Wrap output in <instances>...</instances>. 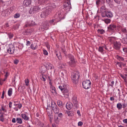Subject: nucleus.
Instances as JSON below:
<instances>
[{
  "label": "nucleus",
  "mask_w": 127,
  "mask_h": 127,
  "mask_svg": "<svg viewBox=\"0 0 127 127\" xmlns=\"http://www.w3.org/2000/svg\"><path fill=\"white\" fill-rule=\"evenodd\" d=\"M114 48L117 50H119L121 47V43L119 42L116 41L113 43Z\"/></svg>",
  "instance_id": "9"
},
{
  "label": "nucleus",
  "mask_w": 127,
  "mask_h": 127,
  "mask_svg": "<svg viewBox=\"0 0 127 127\" xmlns=\"http://www.w3.org/2000/svg\"><path fill=\"white\" fill-rule=\"evenodd\" d=\"M23 34L24 35H28L31 34L30 30H28L24 31L23 32Z\"/></svg>",
  "instance_id": "15"
},
{
  "label": "nucleus",
  "mask_w": 127,
  "mask_h": 127,
  "mask_svg": "<svg viewBox=\"0 0 127 127\" xmlns=\"http://www.w3.org/2000/svg\"><path fill=\"white\" fill-rule=\"evenodd\" d=\"M14 17L15 18H17L20 17V15L18 13L14 15Z\"/></svg>",
  "instance_id": "44"
},
{
  "label": "nucleus",
  "mask_w": 127,
  "mask_h": 127,
  "mask_svg": "<svg viewBox=\"0 0 127 127\" xmlns=\"http://www.w3.org/2000/svg\"><path fill=\"white\" fill-rule=\"evenodd\" d=\"M114 1L117 4H119L122 2V0H114Z\"/></svg>",
  "instance_id": "40"
},
{
  "label": "nucleus",
  "mask_w": 127,
  "mask_h": 127,
  "mask_svg": "<svg viewBox=\"0 0 127 127\" xmlns=\"http://www.w3.org/2000/svg\"><path fill=\"white\" fill-rule=\"evenodd\" d=\"M98 51L101 52H102L103 51V47H99L98 49Z\"/></svg>",
  "instance_id": "38"
},
{
  "label": "nucleus",
  "mask_w": 127,
  "mask_h": 127,
  "mask_svg": "<svg viewBox=\"0 0 127 127\" xmlns=\"http://www.w3.org/2000/svg\"><path fill=\"white\" fill-rule=\"evenodd\" d=\"M48 24L47 22H46L44 25L42 26L41 28L44 30H47L48 28Z\"/></svg>",
  "instance_id": "17"
},
{
  "label": "nucleus",
  "mask_w": 127,
  "mask_h": 127,
  "mask_svg": "<svg viewBox=\"0 0 127 127\" xmlns=\"http://www.w3.org/2000/svg\"><path fill=\"white\" fill-rule=\"evenodd\" d=\"M123 122L125 124H127V119H125L123 120Z\"/></svg>",
  "instance_id": "61"
},
{
  "label": "nucleus",
  "mask_w": 127,
  "mask_h": 127,
  "mask_svg": "<svg viewBox=\"0 0 127 127\" xmlns=\"http://www.w3.org/2000/svg\"><path fill=\"white\" fill-rule=\"evenodd\" d=\"M106 8L105 6H102L100 8V10L102 12H105V11H106Z\"/></svg>",
  "instance_id": "29"
},
{
  "label": "nucleus",
  "mask_w": 127,
  "mask_h": 127,
  "mask_svg": "<svg viewBox=\"0 0 127 127\" xmlns=\"http://www.w3.org/2000/svg\"><path fill=\"white\" fill-rule=\"evenodd\" d=\"M33 8L35 12L40 9V8L39 7L37 6H34L33 7Z\"/></svg>",
  "instance_id": "25"
},
{
  "label": "nucleus",
  "mask_w": 127,
  "mask_h": 127,
  "mask_svg": "<svg viewBox=\"0 0 127 127\" xmlns=\"http://www.w3.org/2000/svg\"><path fill=\"white\" fill-rule=\"evenodd\" d=\"M6 79L5 78L4 79H0V84L1 85H2V84L3 83V82L5 81Z\"/></svg>",
  "instance_id": "39"
},
{
  "label": "nucleus",
  "mask_w": 127,
  "mask_h": 127,
  "mask_svg": "<svg viewBox=\"0 0 127 127\" xmlns=\"http://www.w3.org/2000/svg\"><path fill=\"white\" fill-rule=\"evenodd\" d=\"M72 102L74 106L76 108H78V104L77 101V100L76 97L75 96H73L72 98Z\"/></svg>",
  "instance_id": "10"
},
{
  "label": "nucleus",
  "mask_w": 127,
  "mask_h": 127,
  "mask_svg": "<svg viewBox=\"0 0 127 127\" xmlns=\"http://www.w3.org/2000/svg\"><path fill=\"white\" fill-rule=\"evenodd\" d=\"M68 89H67V88L66 89H64V90H63L62 92L63 93H66V95H68Z\"/></svg>",
  "instance_id": "36"
},
{
  "label": "nucleus",
  "mask_w": 127,
  "mask_h": 127,
  "mask_svg": "<svg viewBox=\"0 0 127 127\" xmlns=\"http://www.w3.org/2000/svg\"><path fill=\"white\" fill-rule=\"evenodd\" d=\"M52 109L55 114H58L59 112V109L58 106L54 102V104H52L51 103Z\"/></svg>",
  "instance_id": "6"
},
{
  "label": "nucleus",
  "mask_w": 127,
  "mask_h": 127,
  "mask_svg": "<svg viewBox=\"0 0 127 127\" xmlns=\"http://www.w3.org/2000/svg\"><path fill=\"white\" fill-rule=\"evenodd\" d=\"M25 82L26 85L27 86H28L29 85V82L28 79H26L25 80Z\"/></svg>",
  "instance_id": "42"
},
{
  "label": "nucleus",
  "mask_w": 127,
  "mask_h": 127,
  "mask_svg": "<svg viewBox=\"0 0 127 127\" xmlns=\"http://www.w3.org/2000/svg\"><path fill=\"white\" fill-rule=\"evenodd\" d=\"M12 103L11 102H10L9 104V108H11L12 107Z\"/></svg>",
  "instance_id": "60"
},
{
  "label": "nucleus",
  "mask_w": 127,
  "mask_h": 127,
  "mask_svg": "<svg viewBox=\"0 0 127 127\" xmlns=\"http://www.w3.org/2000/svg\"><path fill=\"white\" fill-rule=\"evenodd\" d=\"M79 73L78 72H74L72 76V80L73 83L76 84L78 83L79 77Z\"/></svg>",
  "instance_id": "2"
},
{
  "label": "nucleus",
  "mask_w": 127,
  "mask_h": 127,
  "mask_svg": "<svg viewBox=\"0 0 127 127\" xmlns=\"http://www.w3.org/2000/svg\"><path fill=\"white\" fill-rule=\"evenodd\" d=\"M12 122L13 123H15L16 122V119L14 118L12 119Z\"/></svg>",
  "instance_id": "62"
},
{
  "label": "nucleus",
  "mask_w": 127,
  "mask_h": 127,
  "mask_svg": "<svg viewBox=\"0 0 127 127\" xmlns=\"http://www.w3.org/2000/svg\"><path fill=\"white\" fill-rule=\"evenodd\" d=\"M117 59L119 60L120 61H123L124 60V59L121 56L117 55Z\"/></svg>",
  "instance_id": "31"
},
{
  "label": "nucleus",
  "mask_w": 127,
  "mask_h": 127,
  "mask_svg": "<svg viewBox=\"0 0 127 127\" xmlns=\"http://www.w3.org/2000/svg\"><path fill=\"white\" fill-rule=\"evenodd\" d=\"M29 23L30 24L31 26H33L36 24L33 21H31V23H30V22H29Z\"/></svg>",
  "instance_id": "41"
},
{
  "label": "nucleus",
  "mask_w": 127,
  "mask_h": 127,
  "mask_svg": "<svg viewBox=\"0 0 127 127\" xmlns=\"http://www.w3.org/2000/svg\"><path fill=\"white\" fill-rule=\"evenodd\" d=\"M101 2V1L100 0H96V4L98 5H99L100 2Z\"/></svg>",
  "instance_id": "48"
},
{
  "label": "nucleus",
  "mask_w": 127,
  "mask_h": 127,
  "mask_svg": "<svg viewBox=\"0 0 127 127\" xmlns=\"http://www.w3.org/2000/svg\"><path fill=\"white\" fill-rule=\"evenodd\" d=\"M12 92V89L11 88H10L8 91V95L9 96H10Z\"/></svg>",
  "instance_id": "28"
},
{
  "label": "nucleus",
  "mask_w": 127,
  "mask_h": 127,
  "mask_svg": "<svg viewBox=\"0 0 127 127\" xmlns=\"http://www.w3.org/2000/svg\"><path fill=\"white\" fill-rule=\"evenodd\" d=\"M123 50L124 52L127 53V48H123Z\"/></svg>",
  "instance_id": "63"
},
{
  "label": "nucleus",
  "mask_w": 127,
  "mask_h": 127,
  "mask_svg": "<svg viewBox=\"0 0 127 127\" xmlns=\"http://www.w3.org/2000/svg\"><path fill=\"white\" fill-rule=\"evenodd\" d=\"M57 104L58 106L60 107H62L63 106L62 102L60 100H58V101Z\"/></svg>",
  "instance_id": "23"
},
{
  "label": "nucleus",
  "mask_w": 127,
  "mask_h": 127,
  "mask_svg": "<svg viewBox=\"0 0 127 127\" xmlns=\"http://www.w3.org/2000/svg\"><path fill=\"white\" fill-rule=\"evenodd\" d=\"M112 0H106V2L109 4H112Z\"/></svg>",
  "instance_id": "49"
},
{
  "label": "nucleus",
  "mask_w": 127,
  "mask_h": 127,
  "mask_svg": "<svg viewBox=\"0 0 127 127\" xmlns=\"http://www.w3.org/2000/svg\"><path fill=\"white\" fill-rule=\"evenodd\" d=\"M29 12L30 14H33L35 13L34 11L33 10V8H31L29 11Z\"/></svg>",
  "instance_id": "34"
},
{
  "label": "nucleus",
  "mask_w": 127,
  "mask_h": 127,
  "mask_svg": "<svg viewBox=\"0 0 127 127\" xmlns=\"http://www.w3.org/2000/svg\"><path fill=\"white\" fill-rule=\"evenodd\" d=\"M31 44L30 42L29 41H28L27 42L26 45L27 46H30Z\"/></svg>",
  "instance_id": "58"
},
{
  "label": "nucleus",
  "mask_w": 127,
  "mask_h": 127,
  "mask_svg": "<svg viewBox=\"0 0 127 127\" xmlns=\"http://www.w3.org/2000/svg\"><path fill=\"white\" fill-rule=\"evenodd\" d=\"M122 105L120 103H118L117 104V108L119 109H121L122 108Z\"/></svg>",
  "instance_id": "24"
},
{
  "label": "nucleus",
  "mask_w": 127,
  "mask_h": 127,
  "mask_svg": "<svg viewBox=\"0 0 127 127\" xmlns=\"http://www.w3.org/2000/svg\"><path fill=\"white\" fill-rule=\"evenodd\" d=\"M97 32L101 34H103L105 32L104 30L101 29H98L97 30Z\"/></svg>",
  "instance_id": "30"
},
{
  "label": "nucleus",
  "mask_w": 127,
  "mask_h": 127,
  "mask_svg": "<svg viewBox=\"0 0 127 127\" xmlns=\"http://www.w3.org/2000/svg\"><path fill=\"white\" fill-rule=\"evenodd\" d=\"M21 116L24 119L26 120H28L29 119V118L25 114H21Z\"/></svg>",
  "instance_id": "16"
},
{
  "label": "nucleus",
  "mask_w": 127,
  "mask_h": 127,
  "mask_svg": "<svg viewBox=\"0 0 127 127\" xmlns=\"http://www.w3.org/2000/svg\"><path fill=\"white\" fill-rule=\"evenodd\" d=\"M59 88L62 91L63 90L62 86V85L60 86L59 87Z\"/></svg>",
  "instance_id": "64"
},
{
  "label": "nucleus",
  "mask_w": 127,
  "mask_h": 127,
  "mask_svg": "<svg viewBox=\"0 0 127 127\" xmlns=\"http://www.w3.org/2000/svg\"><path fill=\"white\" fill-rule=\"evenodd\" d=\"M56 56H57V57L58 58V59L59 60H61V56H60V54L59 55L60 56H58V54H57L56 53Z\"/></svg>",
  "instance_id": "55"
},
{
  "label": "nucleus",
  "mask_w": 127,
  "mask_h": 127,
  "mask_svg": "<svg viewBox=\"0 0 127 127\" xmlns=\"http://www.w3.org/2000/svg\"><path fill=\"white\" fill-rule=\"evenodd\" d=\"M15 48L13 45H10L9 46V47L7 49V52L9 54H12L13 53L14 51Z\"/></svg>",
  "instance_id": "8"
},
{
  "label": "nucleus",
  "mask_w": 127,
  "mask_h": 127,
  "mask_svg": "<svg viewBox=\"0 0 127 127\" xmlns=\"http://www.w3.org/2000/svg\"><path fill=\"white\" fill-rule=\"evenodd\" d=\"M31 48L33 50L36 49L37 48V46L36 44L34 43L32 44L31 46Z\"/></svg>",
  "instance_id": "19"
},
{
  "label": "nucleus",
  "mask_w": 127,
  "mask_h": 127,
  "mask_svg": "<svg viewBox=\"0 0 127 127\" xmlns=\"http://www.w3.org/2000/svg\"><path fill=\"white\" fill-rule=\"evenodd\" d=\"M17 122L20 124H21L22 123V119L20 118H17L16 119Z\"/></svg>",
  "instance_id": "20"
},
{
  "label": "nucleus",
  "mask_w": 127,
  "mask_h": 127,
  "mask_svg": "<svg viewBox=\"0 0 127 127\" xmlns=\"http://www.w3.org/2000/svg\"><path fill=\"white\" fill-rule=\"evenodd\" d=\"M31 25L29 22H27L24 26V28H27L29 26H30Z\"/></svg>",
  "instance_id": "37"
},
{
  "label": "nucleus",
  "mask_w": 127,
  "mask_h": 127,
  "mask_svg": "<svg viewBox=\"0 0 127 127\" xmlns=\"http://www.w3.org/2000/svg\"><path fill=\"white\" fill-rule=\"evenodd\" d=\"M91 83L89 80H86L82 83V85L83 88L85 89H88L91 87Z\"/></svg>",
  "instance_id": "4"
},
{
  "label": "nucleus",
  "mask_w": 127,
  "mask_h": 127,
  "mask_svg": "<svg viewBox=\"0 0 127 127\" xmlns=\"http://www.w3.org/2000/svg\"><path fill=\"white\" fill-rule=\"evenodd\" d=\"M65 67V65L64 64H62L60 66V69L64 68Z\"/></svg>",
  "instance_id": "45"
},
{
  "label": "nucleus",
  "mask_w": 127,
  "mask_h": 127,
  "mask_svg": "<svg viewBox=\"0 0 127 127\" xmlns=\"http://www.w3.org/2000/svg\"><path fill=\"white\" fill-rule=\"evenodd\" d=\"M50 90L53 94L56 93L55 88L52 86L50 87Z\"/></svg>",
  "instance_id": "18"
},
{
  "label": "nucleus",
  "mask_w": 127,
  "mask_h": 127,
  "mask_svg": "<svg viewBox=\"0 0 127 127\" xmlns=\"http://www.w3.org/2000/svg\"><path fill=\"white\" fill-rule=\"evenodd\" d=\"M54 118L56 122H58L60 119V118H59L58 117L56 116H55Z\"/></svg>",
  "instance_id": "32"
},
{
  "label": "nucleus",
  "mask_w": 127,
  "mask_h": 127,
  "mask_svg": "<svg viewBox=\"0 0 127 127\" xmlns=\"http://www.w3.org/2000/svg\"><path fill=\"white\" fill-rule=\"evenodd\" d=\"M122 31L124 33H127V30L125 28H123L122 29Z\"/></svg>",
  "instance_id": "43"
},
{
  "label": "nucleus",
  "mask_w": 127,
  "mask_h": 127,
  "mask_svg": "<svg viewBox=\"0 0 127 127\" xmlns=\"http://www.w3.org/2000/svg\"><path fill=\"white\" fill-rule=\"evenodd\" d=\"M83 123L81 121L79 122L78 123V125L79 126H81L82 125Z\"/></svg>",
  "instance_id": "54"
},
{
  "label": "nucleus",
  "mask_w": 127,
  "mask_h": 127,
  "mask_svg": "<svg viewBox=\"0 0 127 127\" xmlns=\"http://www.w3.org/2000/svg\"><path fill=\"white\" fill-rule=\"evenodd\" d=\"M22 104L20 103H19L17 106L19 108V109H20L22 107Z\"/></svg>",
  "instance_id": "51"
},
{
  "label": "nucleus",
  "mask_w": 127,
  "mask_h": 127,
  "mask_svg": "<svg viewBox=\"0 0 127 127\" xmlns=\"http://www.w3.org/2000/svg\"><path fill=\"white\" fill-rule=\"evenodd\" d=\"M58 16L60 19H62L64 16V15L63 13H60V12L58 13Z\"/></svg>",
  "instance_id": "35"
},
{
  "label": "nucleus",
  "mask_w": 127,
  "mask_h": 127,
  "mask_svg": "<svg viewBox=\"0 0 127 127\" xmlns=\"http://www.w3.org/2000/svg\"><path fill=\"white\" fill-rule=\"evenodd\" d=\"M43 52L44 54L45 55H48V53L46 50H44Z\"/></svg>",
  "instance_id": "52"
},
{
  "label": "nucleus",
  "mask_w": 127,
  "mask_h": 127,
  "mask_svg": "<svg viewBox=\"0 0 127 127\" xmlns=\"http://www.w3.org/2000/svg\"><path fill=\"white\" fill-rule=\"evenodd\" d=\"M62 86L63 90H64V89H65L66 88V85H62Z\"/></svg>",
  "instance_id": "57"
},
{
  "label": "nucleus",
  "mask_w": 127,
  "mask_h": 127,
  "mask_svg": "<svg viewBox=\"0 0 127 127\" xmlns=\"http://www.w3.org/2000/svg\"><path fill=\"white\" fill-rule=\"evenodd\" d=\"M58 117L61 119V118H62L63 116V115L62 113H60L58 114Z\"/></svg>",
  "instance_id": "50"
},
{
  "label": "nucleus",
  "mask_w": 127,
  "mask_h": 127,
  "mask_svg": "<svg viewBox=\"0 0 127 127\" xmlns=\"http://www.w3.org/2000/svg\"><path fill=\"white\" fill-rule=\"evenodd\" d=\"M54 4H50L49 6L47 7L41 12L40 16L41 18H44L47 16L51 12L53 8H55Z\"/></svg>",
  "instance_id": "1"
},
{
  "label": "nucleus",
  "mask_w": 127,
  "mask_h": 127,
  "mask_svg": "<svg viewBox=\"0 0 127 127\" xmlns=\"http://www.w3.org/2000/svg\"><path fill=\"white\" fill-rule=\"evenodd\" d=\"M104 12H102L101 15L103 17H107L108 18H111L112 16V13L110 12L105 11Z\"/></svg>",
  "instance_id": "7"
},
{
  "label": "nucleus",
  "mask_w": 127,
  "mask_h": 127,
  "mask_svg": "<svg viewBox=\"0 0 127 127\" xmlns=\"http://www.w3.org/2000/svg\"><path fill=\"white\" fill-rule=\"evenodd\" d=\"M41 78L42 80L45 81L46 80V77L45 75H42Z\"/></svg>",
  "instance_id": "46"
},
{
  "label": "nucleus",
  "mask_w": 127,
  "mask_h": 127,
  "mask_svg": "<svg viewBox=\"0 0 127 127\" xmlns=\"http://www.w3.org/2000/svg\"><path fill=\"white\" fill-rule=\"evenodd\" d=\"M41 72L42 73H45L46 70V69L45 68L44 66H42L41 67Z\"/></svg>",
  "instance_id": "27"
},
{
  "label": "nucleus",
  "mask_w": 127,
  "mask_h": 127,
  "mask_svg": "<svg viewBox=\"0 0 127 127\" xmlns=\"http://www.w3.org/2000/svg\"><path fill=\"white\" fill-rule=\"evenodd\" d=\"M31 3V0H24L23 1V4L27 6L30 5Z\"/></svg>",
  "instance_id": "13"
},
{
  "label": "nucleus",
  "mask_w": 127,
  "mask_h": 127,
  "mask_svg": "<svg viewBox=\"0 0 127 127\" xmlns=\"http://www.w3.org/2000/svg\"><path fill=\"white\" fill-rule=\"evenodd\" d=\"M116 26L114 24H112L109 25L108 27V31L109 32L113 31L114 29L116 28Z\"/></svg>",
  "instance_id": "11"
},
{
  "label": "nucleus",
  "mask_w": 127,
  "mask_h": 127,
  "mask_svg": "<svg viewBox=\"0 0 127 127\" xmlns=\"http://www.w3.org/2000/svg\"><path fill=\"white\" fill-rule=\"evenodd\" d=\"M64 9L67 10L68 11L70 10V9L71 8V5H69V6H64Z\"/></svg>",
  "instance_id": "21"
},
{
  "label": "nucleus",
  "mask_w": 127,
  "mask_h": 127,
  "mask_svg": "<svg viewBox=\"0 0 127 127\" xmlns=\"http://www.w3.org/2000/svg\"><path fill=\"white\" fill-rule=\"evenodd\" d=\"M52 109H51V106H48L46 108L47 114L50 118V122H51L53 118Z\"/></svg>",
  "instance_id": "3"
},
{
  "label": "nucleus",
  "mask_w": 127,
  "mask_h": 127,
  "mask_svg": "<svg viewBox=\"0 0 127 127\" xmlns=\"http://www.w3.org/2000/svg\"><path fill=\"white\" fill-rule=\"evenodd\" d=\"M8 36L9 38L10 39L11 38L13 37V34L10 33L8 34Z\"/></svg>",
  "instance_id": "47"
},
{
  "label": "nucleus",
  "mask_w": 127,
  "mask_h": 127,
  "mask_svg": "<svg viewBox=\"0 0 127 127\" xmlns=\"http://www.w3.org/2000/svg\"><path fill=\"white\" fill-rule=\"evenodd\" d=\"M121 40L124 43L127 44V37L125 38H123V39Z\"/></svg>",
  "instance_id": "33"
},
{
  "label": "nucleus",
  "mask_w": 127,
  "mask_h": 127,
  "mask_svg": "<svg viewBox=\"0 0 127 127\" xmlns=\"http://www.w3.org/2000/svg\"><path fill=\"white\" fill-rule=\"evenodd\" d=\"M69 58L70 61L68 62L69 65L71 67H74L75 66V62L74 61V58L73 56L69 55Z\"/></svg>",
  "instance_id": "5"
},
{
  "label": "nucleus",
  "mask_w": 127,
  "mask_h": 127,
  "mask_svg": "<svg viewBox=\"0 0 127 127\" xmlns=\"http://www.w3.org/2000/svg\"><path fill=\"white\" fill-rule=\"evenodd\" d=\"M61 50L62 52L64 53L66 55V52L65 50L62 48H61Z\"/></svg>",
  "instance_id": "56"
},
{
  "label": "nucleus",
  "mask_w": 127,
  "mask_h": 127,
  "mask_svg": "<svg viewBox=\"0 0 127 127\" xmlns=\"http://www.w3.org/2000/svg\"><path fill=\"white\" fill-rule=\"evenodd\" d=\"M45 66L46 69L48 70L50 68L51 69H53L54 68V67L50 63H48L46 64L45 65Z\"/></svg>",
  "instance_id": "12"
},
{
  "label": "nucleus",
  "mask_w": 127,
  "mask_h": 127,
  "mask_svg": "<svg viewBox=\"0 0 127 127\" xmlns=\"http://www.w3.org/2000/svg\"><path fill=\"white\" fill-rule=\"evenodd\" d=\"M4 94V91H3L2 92V96H1V98H2V99L3 98Z\"/></svg>",
  "instance_id": "59"
},
{
  "label": "nucleus",
  "mask_w": 127,
  "mask_h": 127,
  "mask_svg": "<svg viewBox=\"0 0 127 127\" xmlns=\"http://www.w3.org/2000/svg\"><path fill=\"white\" fill-rule=\"evenodd\" d=\"M103 20L105 22V23L106 24H108L110 23L111 22V20L109 19H104Z\"/></svg>",
  "instance_id": "22"
},
{
  "label": "nucleus",
  "mask_w": 127,
  "mask_h": 127,
  "mask_svg": "<svg viewBox=\"0 0 127 127\" xmlns=\"http://www.w3.org/2000/svg\"><path fill=\"white\" fill-rule=\"evenodd\" d=\"M73 105L71 103H68L66 104V107L68 110H70L72 107Z\"/></svg>",
  "instance_id": "14"
},
{
  "label": "nucleus",
  "mask_w": 127,
  "mask_h": 127,
  "mask_svg": "<svg viewBox=\"0 0 127 127\" xmlns=\"http://www.w3.org/2000/svg\"><path fill=\"white\" fill-rule=\"evenodd\" d=\"M66 1L65 2V3L64 5V6H69L71 5L70 0H66Z\"/></svg>",
  "instance_id": "26"
},
{
  "label": "nucleus",
  "mask_w": 127,
  "mask_h": 127,
  "mask_svg": "<svg viewBox=\"0 0 127 127\" xmlns=\"http://www.w3.org/2000/svg\"><path fill=\"white\" fill-rule=\"evenodd\" d=\"M18 60L15 59L14 60V63L15 64H17L19 62Z\"/></svg>",
  "instance_id": "53"
}]
</instances>
